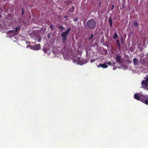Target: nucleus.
Returning <instances> with one entry per match:
<instances>
[{
    "label": "nucleus",
    "instance_id": "1",
    "mask_svg": "<svg viewBox=\"0 0 148 148\" xmlns=\"http://www.w3.org/2000/svg\"><path fill=\"white\" fill-rule=\"evenodd\" d=\"M96 22L93 19L88 20L86 22V26L87 28L91 30H94L96 27Z\"/></svg>",
    "mask_w": 148,
    "mask_h": 148
},
{
    "label": "nucleus",
    "instance_id": "2",
    "mask_svg": "<svg viewBox=\"0 0 148 148\" xmlns=\"http://www.w3.org/2000/svg\"><path fill=\"white\" fill-rule=\"evenodd\" d=\"M71 28L69 27L64 32H63L61 34V36L62 37V41L63 44L66 43V41L67 39L68 36L70 32Z\"/></svg>",
    "mask_w": 148,
    "mask_h": 148
},
{
    "label": "nucleus",
    "instance_id": "3",
    "mask_svg": "<svg viewBox=\"0 0 148 148\" xmlns=\"http://www.w3.org/2000/svg\"><path fill=\"white\" fill-rule=\"evenodd\" d=\"M73 61L74 62H77L78 64L82 65L87 63L86 60L84 59H80V57H78L76 59H73Z\"/></svg>",
    "mask_w": 148,
    "mask_h": 148
},
{
    "label": "nucleus",
    "instance_id": "4",
    "mask_svg": "<svg viewBox=\"0 0 148 148\" xmlns=\"http://www.w3.org/2000/svg\"><path fill=\"white\" fill-rule=\"evenodd\" d=\"M116 62L119 64H122V62L121 60L120 56L119 54H117L116 55Z\"/></svg>",
    "mask_w": 148,
    "mask_h": 148
},
{
    "label": "nucleus",
    "instance_id": "5",
    "mask_svg": "<svg viewBox=\"0 0 148 148\" xmlns=\"http://www.w3.org/2000/svg\"><path fill=\"white\" fill-rule=\"evenodd\" d=\"M145 97L141 98V101L146 105H148V99H146Z\"/></svg>",
    "mask_w": 148,
    "mask_h": 148
},
{
    "label": "nucleus",
    "instance_id": "6",
    "mask_svg": "<svg viewBox=\"0 0 148 148\" xmlns=\"http://www.w3.org/2000/svg\"><path fill=\"white\" fill-rule=\"evenodd\" d=\"M21 29V28L19 27H17L15 28V32H14V35H13V36L16 35L19 32Z\"/></svg>",
    "mask_w": 148,
    "mask_h": 148
},
{
    "label": "nucleus",
    "instance_id": "7",
    "mask_svg": "<svg viewBox=\"0 0 148 148\" xmlns=\"http://www.w3.org/2000/svg\"><path fill=\"white\" fill-rule=\"evenodd\" d=\"M142 86L144 88H146L148 86V84L145 80H143L142 82Z\"/></svg>",
    "mask_w": 148,
    "mask_h": 148
},
{
    "label": "nucleus",
    "instance_id": "8",
    "mask_svg": "<svg viewBox=\"0 0 148 148\" xmlns=\"http://www.w3.org/2000/svg\"><path fill=\"white\" fill-rule=\"evenodd\" d=\"M100 67H101V68H107L108 67V66L104 63V64L99 63V65H98L97 66V67L98 68H99Z\"/></svg>",
    "mask_w": 148,
    "mask_h": 148
},
{
    "label": "nucleus",
    "instance_id": "9",
    "mask_svg": "<svg viewBox=\"0 0 148 148\" xmlns=\"http://www.w3.org/2000/svg\"><path fill=\"white\" fill-rule=\"evenodd\" d=\"M40 49V45L38 44L34 46L33 49L34 50H39Z\"/></svg>",
    "mask_w": 148,
    "mask_h": 148
},
{
    "label": "nucleus",
    "instance_id": "10",
    "mask_svg": "<svg viewBox=\"0 0 148 148\" xmlns=\"http://www.w3.org/2000/svg\"><path fill=\"white\" fill-rule=\"evenodd\" d=\"M133 62L134 65H136L138 64L139 61L137 58H134L133 59Z\"/></svg>",
    "mask_w": 148,
    "mask_h": 148
},
{
    "label": "nucleus",
    "instance_id": "11",
    "mask_svg": "<svg viewBox=\"0 0 148 148\" xmlns=\"http://www.w3.org/2000/svg\"><path fill=\"white\" fill-rule=\"evenodd\" d=\"M134 98L137 99L138 100H140L141 98H140V97L137 94H135L134 95Z\"/></svg>",
    "mask_w": 148,
    "mask_h": 148
},
{
    "label": "nucleus",
    "instance_id": "12",
    "mask_svg": "<svg viewBox=\"0 0 148 148\" xmlns=\"http://www.w3.org/2000/svg\"><path fill=\"white\" fill-rule=\"evenodd\" d=\"M75 10V7L74 6H73L71 7L69 9L68 12H69L71 13L73 12Z\"/></svg>",
    "mask_w": 148,
    "mask_h": 148
},
{
    "label": "nucleus",
    "instance_id": "13",
    "mask_svg": "<svg viewBox=\"0 0 148 148\" xmlns=\"http://www.w3.org/2000/svg\"><path fill=\"white\" fill-rule=\"evenodd\" d=\"M113 38L115 39L118 38V35L116 32H115L114 35L113 36Z\"/></svg>",
    "mask_w": 148,
    "mask_h": 148
},
{
    "label": "nucleus",
    "instance_id": "14",
    "mask_svg": "<svg viewBox=\"0 0 148 148\" xmlns=\"http://www.w3.org/2000/svg\"><path fill=\"white\" fill-rule=\"evenodd\" d=\"M8 34H12V36H13V35H14V30H10L8 32Z\"/></svg>",
    "mask_w": 148,
    "mask_h": 148
},
{
    "label": "nucleus",
    "instance_id": "15",
    "mask_svg": "<svg viewBox=\"0 0 148 148\" xmlns=\"http://www.w3.org/2000/svg\"><path fill=\"white\" fill-rule=\"evenodd\" d=\"M58 28H60V30L62 32L63 30L64 27L63 26L60 25H58Z\"/></svg>",
    "mask_w": 148,
    "mask_h": 148
},
{
    "label": "nucleus",
    "instance_id": "16",
    "mask_svg": "<svg viewBox=\"0 0 148 148\" xmlns=\"http://www.w3.org/2000/svg\"><path fill=\"white\" fill-rule=\"evenodd\" d=\"M108 21L110 24V26L112 27V21L111 18H109L108 19Z\"/></svg>",
    "mask_w": 148,
    "mask_h": 148
},
{
    "label": "nucleus",
    "instance_id": "17",
    "mask_svg": "<svg viewBox=\"0 0 148 148\" xmlns=\"http://www.w3.org/2000/svg\"><path fill=\"white\" fill-rule=\"evenodd\" d=\"M94 35L93 34H92L90 35V36L89 38L88 39L89 40H91L92 38L94 37Z\"/></svg>",
    "mask_w": 148,
    "mask_h": 148
},
{
    "label": "nucleus",
    "instance_id": "18",
    "mask_svg": "<svg viewBox=\"0 0 148 148\" xmlns=\"http://www.w3.org/2000/svg\"><path fill=\"white\" fill-rule=\"evenodd\" d=\"M135 49V47L134 46H132L130 50L132 52H133Z\"/></svg>",
    "mask_w": 148,
    "mask_h": 148
},
{
    "label": "nucleus",
    "instance_id": "19",
    "mask_svg": "<svg viewBox=\"0 0 148 148\" xmlns=\"http://www.w3.org/2000/svg\"><path fill=\"white\" fill-rule=\"evenodd\" d=\"M116 43L118 45V46L119 48H120L121 47V46L119 43V40H117L116 41Z\"/></svg>",
    "mask_w": 148,
    "mask_h": 148
},
{
    "label": "nucleus",
    "instance_id": "20",
    "mask_svg": "<svg viewBox=\"0 0 148 148\" xmlns=\"http://www.w3.org/2000/svg\"><path fill=\"white\" fill-rule=\"evenodd\" d=\"M140 44H138L137 45V47L138 48H139L140 51H141L142 49V48L141 47H140Z\"/></svg>",
    "mask_w": 148,
    "mask_h": 148
},
{
    "label": "nucleus",
    "instance_id": "21",
    "mask_svg": "<svg viewBox=\"0 0 148 148\" xmlns=\"http://www.w3.org/2000/svg\"><path fill=\"white\" fill-rule=\"evenodd\" d=\"M50 29L51 30H53L54 28H53V26L52 25H51L50 26Z\"/></svg>",
    "mask_w": 148,
    "mask_h": 148
},
{
    "label": "nucleus",
    "instance_id": "22",
    "mask_svg": "<svg viewBox=\"0 0 148 148\" xmlns=\"http://www.w3.org/2000/svg\"><path fill=\"white\" fill-rule=\"evenodd\" d=\"M134 25L135 27H137L138 26V23L137 22H134Z\"/></svg>",
    "mask_w": 148,
    "mask_h": 148
},
{
    "label": "nucleus",
    "instance_id": "23",
    "mask_svg": "<svg viewBox=\"0 0 148 148\" xmlns=\"http://www.w3.org/2000/svg\"><path fill=\"white\" fill-rule=\"evenodd\" d=\"M109 66L111 65V63L110 61H109L106 63Z\"/></svg>",
    "mask_w": 148,
    "mask_h": 148
},
{
    "label": "nucleus",
    "instance_id": "24",
    "mask_svg": "<svg viewBox=\"0 0 148 148\" xmlns=\"http://www.w3.org/2000/svg\"><path fill=\"white\" fill-rule=\"evenodd\" d=\"M95 60H96V59H92L90 60V62L91 63H92V62H94Z\"/></svg>",
    "mask_w": 148,
    "mask_h": 148
},
{
    "label": "nucleus",
    "instance_id": "25",
    "mask_svg": "<svg viewBox=\"0 0 148 148\" xmlns=\"http://www.w3.org/2000/svg\"><path fill=\"white\" fill-rule=\"evenodd\" d=\"M63 17H64V18H66V20H67L68 16H66V15L65 16H64Z\"/></svg>",
    "mask_w": 148,
    "mask_h": 148
},
{
    "label": "nucleus",
    "instance_id": "26",
    "mask_svg": "<svg viewBox=\"0 0 148 148\" xmlns=\"http://www.w3.org/2000/svg\"><path fill=\"white\" fill-rule=\"evenodd\" d=\"M78 20V19L77 18H75L73 20V21L75 22L77 21Z\"/></svg>",
    "mask_w": 148,
    "mask_h": 148
},
{
    "label": "nucleus",
    "instance_id": "27",
    "mask_svg": "<svg viewBox=\"0 0 148 148\" xmlns=\"http://www.w3.org/2000/svg\"><path fill=\"white\" fill-rule=\"evenodd\" d=\"M72 3V1H69L67 2V4H69L70 3Z\"/></svg>",
    "mask_w": 148,
    "mask_h": 148
},
{
    "label": "nucleus",
    "instance_id": "28",
    "mask_svg": "<svg viewBox=\"0 0 148 148\" xmlns=\"http://www.w3.org/2000/svg\"><path fill=\"white\" fill-rule=\"evenodd\" d=\"M144 59H142L140 61V62L141 63L144 64V63L143 62V61H144Z\"/></svg>",
    "mask_w": 148,
    "mask_h": 148
},
{
    "label": "nucleus",
    "instance_id": "29",
    "mask_svg": "<svg viewBox=\"0 0 148 148\" xmlns=\"http://www.w3.org/2000/svg\"><path fill=\"white\" fill-rule=\"evenodd\" d=\"M114 5H112L111 7V10H113L114 9Z\"/></svg>",
    "mask_w": 148,
    "mask_h": 148
},
{
    "label": "nucleus",
    "instance_id": "30",
    "mask_svg": "<svg viewBox=\"0 0 148 148\" xmlns=\"http://www.w3.org/2000/svg\"><path fill=\"white\" fill-rule=\"evenodd\" d=\"M116 64V63L115 62H114L112 63V64H111V66H114L115 65V64Z\"/></svg>",
    "mask_w": 148,
    "mask_h": 148
},
{
    "label": "nucleus",
    "instance_id": "31",
    "mask_svg": "<svg viewBox=\"0 0 148 148\" xmlns=\"http://www.w3.org/2000/svg\"><path fill=\"white\" fill-rule=\"evenodd\" d=\"M22 15H23L24 14V10L23 8H22Z\"/></svg>",
    "mask_w": 148,
    "mask_h": 148
},
{
    "label": "nucleus",
    "instance_id": "32",
    "mask_svg": "<svg viewBox=\"0 0 148 148\" xmlns=\"http://www.w3.org/2000/svg\"><path fill=\"white\" fill-rule=\"evenodd\" d=\"M116 68H117L116 67L114 66V67L113 68V70H114L116 69Z\"/></svg>",
    "mask_w": 148,
    "mask_h": 148
},
{
    "label": "nucleus",
    "instance_id": "33",
    "mask_svg": "<svg viewBox=\"0 0 148 148\" xmlns=\"http://www.w3.org/2000/svg\"><path fill=\"white\" fill-rule=\"evenodd\" d=\"M145 81L147 82V83L148 84V77L146 79Z\"/></svg>",
    "mask_w": 148,
    "mask_h": 148
},
{
    "label": "nucleus",
    "instance_id": "34",
    "mask_svg": "<svg viewBox=\"0 0 148 148\" xmlns=\"http://www.w3.org/2000/svg\"><path fill=\"white\" fill-rule=\"evenodd\" d=\"M43 51H44L45 52V53H46V51H47V50L45 49H43Z\"/></svg>",
    "mask_w": 148,
    "mask_h": 148
},
{
    "label": "nucleus",
    "instance_id": "35",
    "mask_svg": "<svg viewBox=\"0 0 148 148\" xmlns=\"http://www.w3.org/2000/svg\"><path fill=\"white\" fill-rule=\"evenodd\" d=\"M101 4V3L100 2V3H99V6H100Z\"/></svg>",
    "mask_w": 148,
    "mask_h": 148
},
{
    "label": "nucleus",
    "instance_id": "36",
    "mask_svg": "<svg viewBox=\"0 0 148 148\" xmlns=\"http://www.w3.org/2000/svg\"><path fill=\"white\" fill-rule=\"evenodd\" d=\"M123 38L122 37H121V40L122 41H123Z\"/></svg>",
    "mask_w": 148,
    "mask_h": 148
},
{
    "label": "nucleus",
    "instance_id": "37",
    "mask_svg": "<svg viewBox=\"0 0 148 148\" xmlns=\"http://www.w3.org/2000/svg\"><path fill=\"white\" fill-rule=\"evenodd\" d=\"M38 42H40V41L39 40H38Z\"/></svg>",
    "mask_w": 148,
    "mask_h": 148
},
{
    "label": "nucleus",
    "instance_id": "38",
    "mask_svg": "<svg viewBox=\"0 0 148 148\" xmlns=\"http://www.w3.org/2000/svg\"><path fill=\"white\" fill-rule=\"evenodd\" d=\"M9 16H11V15H10V14L9 15Z\"/></svg>",
    "mask_w": 148,
    "mask_h": 148
},
{
    "label": "nucleus",
    "instance_id": "39",
    "mask_svg": "<svg viewBox=\"0 0 148 148\" xmlns=\"http://www.w3.org/2000/svg\"><path fill=\"white\" fill-rule=\"evenodd\" d=\"M86 53H87V52H88L87 51H86Z\"/></svg>",
    "mask_w": 148,
    "mask_h": 148
},
{
    "label": "nucleus",
    "instance_id": "40",
    "mask_svg": "<svg viewBox=\"0 0 148 148\" xmlns=\"http://www.w3.org/2000/svg\"><path fill=\"white\" fill-rule=\"evenodd\" d=\"M11 19H12V18H11L10 19H10V20H11Z\"/></svg>",
    "mask_w": 148,
    "mask_h": 148
}]
</instances>
